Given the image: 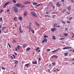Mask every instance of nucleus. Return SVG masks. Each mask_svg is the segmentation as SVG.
<instances>
[{
    "instance_id": "f257e3e1",
    "label": "nucleus",
    "mask_w": 74,
    "mask_h": 74,
    "mask_svg": "<svg viewBox=\"0 0 74 74\" xmlns=\"http://www.w3.org/2000/svg\"><path fill=\"white\" fill-rule=\"evenodd\" d=\"M12 8L15 13H17L18 12V9L16 6H13Z\"/></svg>"
},
{
    "instance_id": "f03ea898",
    "label": "nucleus",
    "mask_w": 74,
    "mask_h": 74,
    "mask_svg": "<svg viewBox=\"0 0 74 74\" xmlns=\"http://www.w3.org/2000/svg\"><path fill=\"white\" fill-rule=\"evenodd\" d=\"M31 14L32 15L36 17L37 16V14H36L34 12H31Z\"/></svg>"
},
{
    "instance_id": "7ed1b4c3",
    "label": "nucleus",
    "mask_w": 74,
    "mask_h": 74,
    "mask_svg": "<svg viewBox=\"0 0 74 74\" xmlns=\"http://www.w3.org/2000/svg\"><path fill=\"white\" fill-rule=\"evenodd\" d=\"M32 24L31 23H30L29 24V26H27V28L29 29V30H30V29H32Z\"/></svg>"
},
{
    "instance_id": "20e7f679",
    "label": "nucleus",
    "mask_w": 74,
    "mask_h": 74,
    "mask_svg": "<svg viewBox=\"0 0 74 74\" xmlns=\"http://www.w3.org/2000/svg\"><path fill=\"white\" fill-rule=\"evenodd\" d=\"M23 3L25 4H30L31 3V2H27L26 1H25L23 2Z\"/></svg>"
},
{
    "instance_id": "39448f33",
    "label": "nucleus",
    "mask_w": 74,
    "mask_h": 74,
    "mask_svg": "<svg viewBox=\"0 0 74 74\" xmlns=\"http://www.w3.org/2000/svg\"><path fill=\"white\" fill-rule=\"evenodd\" d=\"M32 29V28H31L30 30V29H29V30L28 31L29 32H31L32 33H34V31L33 29Z\"/></svg>"
},
{
    "instance_id": "423d86ee",
    "label": "nucleus",
    "mask_w": 74,
    "mask_h": 74,
    "mask_svg": "<svg viewBox=\"0 0 74 74\" xmlns=\"http://www.w3.org/2000/svg\"><path fill=\"white\" fill-rule=\"evenodd\" d=\"M10 2H6V3H5L3 5V8H4V7H6L8 4H9V3Z\"/></svg>"
},
{
    "instance_id": "0eeeda50",
    "label": "nucleus",
    "mask_w": 74,
    "mask_h": 74,
    "mask_svg": "<svg viewBox=\"0 0 74 74\" xmlns=\"http://www.w3.org/2000/svg\"><path fill=\"white\" fill-rule=\"evenodd\" d=\"M19 31L20 32V33H23V31H21V26L20 25L19 26Z\"/></svg>"
},
{
    "instance_id": "6e6552de",
    "label": "nucleus",
    "mask_w": 74,
    "mask_h": 74,
    "mask_svg": "<svg viewBox=\"0 0 74 74\" xmlns=\"http://www.w3.org/2000/svg\"><path fill=\"white\" fill-rule=\"evenodd\" d=\"M58 58V56L56 55H53L51 57V58Z\"/></svg>"
},
{
    "instance_id": "1a4fd4ad",
    "label": "nucleus",
    "mask_w": 74,
    "mask_h": 74,
    "mask_svg": "<svg viewBox=\"0 0 74 74\" xmlns=\"http://www.w3.org/2000/svg\"><path fill=\"white\" fill-rule=\"evenodd\" d=\"M15 5L16 7H21V4L19 3H18L17 4Z\"/></svg>"
},
{
    "instance_id": "9d476101",
    "label": "nucleus",
    "mask_w": 74,
    "mask_h": 74,
    "mask_svg": "<svg viewBox=\"0 0 74 74\" xmlns=\"http://www.w3.org/2000/svg\"><path fill=\"white\" fill-rule=\"evenodd\" d=\"M60 48H58L56 50H53L52 51V52L53 53H54V52H55L56 51H59V50H60Z\"/></svg>"
},
{
    "instance_id": "9b49d317",
    "label": "nucleus",
    "mask_w": 74,
    "mask_h": 74,
    "mask_svg": "<svg viewBox=\"0 0 74 74\" xmlns=\"http://www.w3.org/2000/svg\"><path fill=\"white\" fill-rule=\"evenodd\" d=\"M24 16H26L27 15V11H25L24 13Z\"/></svg>"
},
{
    "instance_id": "f8f14e48",
    "label": "nucleus",
    "mask_w": 74,
    "mask_h": 74,
    "mask_svg": "<svg viewBox=\"0 0 74 74\" xmlns=\"http://www.w3.org/2000/svg\"><path fill=\"white\" fill-rule=\"evenodd\" d=\"M59 2H58L56 4V5H58V7H60V4H59Z\"/></svg>"
},
{
    "instance_id": "ddd939ff",
    "label": "nucleus",
    "mask_w": 74,
    "mask_h": 74,
    "mask_svg": "<svg viewBox=\"0 0 74 74\" xmlns=\"http://www.w3.org/2000/svg\"><path fill=\"white\" fill-rule=\"evenodd\" d=\"M27 46V45L26 44H24L23 45V48H26Z\"/></svg>"
},
{
    "instance_id": "4468645a",
    "label": "nucleus",
    "mask_w": 74,
    "mask_h": 74,
    "mask_svg": "<svg viewBox=\"0 0 74 74\" xmlns=\"http://www.w3.org/2000/svg\"><path fill=\"white\" fill-rule=\"evenodd\" d=\"M51 30L52 32H53V31H56V28H53L51 29Z\"/></svg>"
},
{
    "instance_id": "2eb2a0df",
    "label": "nucleus",
    "mask_w": 74,
    "mask_h": 74,
    "mask_svg": "<svg viewBox=\"0 0 74 74\" xmlns=\"http://www.w3.org/2000/svg\"><path fill=\"white\" fill-rule=\"evenodd\" d=\"M14 64H18V61L16 60H14Z\"/></svg>"
},
{
    "instance_id": "dca6fc26",
    "label": "nucleus",
    "mask_w": 74,
    "mask_h": 74,
    "mask_svg": "<svg viewBox=\"0 0 74 74\" xmlns=\"http://www.w3.org/2000/svg\"><path fill=\"white\" fill-rule=\"evenodd\" d=\"M66 49H72V48L71 47H65Z\"/></svg>"
},
{
    "instance_id": "f3484780",
    "label": "nucleus",
    "mask_w": 74,
    "mask_h": 74,
    "mask_svg": "<svg viewBox=\"0 0 74 74\" xmlns=\"http://www.w3.org/2000/svg\"><path fill=\"white\" fill-rule=\"evenodd\" d=\"M25 66H26L27 68H29V67H28V66H30V64L28 63V64H26L25 65Z\"/></svg>"
},
{
    "instance_id": "a211bd4d",
    "label": "nucleus",
    "mask_w": 74,
    "mask_h": 74,
    "mask_svg": "<svg viewBox=\"0 0 74 74\" xmlns=\"http://www.w3.org/2000/svg\"><path fill=\"white\" fill-rule=\"evenodd\" d=\"M32 63L33 64H37V61H36L34 62H32Z\"/></svg>"
},
{
    "instance_id": "6ab92c4d",
    "label": "nucleus",
    "mask_w": 74,
    "mask_h": 74,
    "mask_svg": "<svg viewBox=\"0 0 74 74\" xmlns=\"http://www.w3.org/2000/svg\"><path fill=\"white\" fill-rule=\"evenodd\" d=\"M57 25H58L57 23L54 24L53 26V27H57Z\"/></svg>"
},
{
    "instance_id": "aec40b11",
    "label": "nucleus",
    "mask_w": 74,
    "mask_h": 74,
    "mask_svg": "<svg viewBox=\"0 0 74 74\" xmlns=\"http://www.w3.org/2000/svg\"><path fill=\"white\" fill-rule=\"evenodd\" d=\"M52 38L53 40H56V38H55V36H52Z\"/></svg>"
},
{
    "instance_id": "412c9836",
    "label": "nucleus",
    "mask_w": 74,
    "mask_h": 74,
    "mask_svg": "<svg viewBox=\"0 0 74 74\" xmlns=\"http://www.w3.org/2000/svg\"><path fill=\"white\" fill-rule=\"evenodd\" d=\"M63 35L65 37H67V35H68V34L66 33H64L63 34Z\"/></svg>"
},
{
    "instance_id": "4be33fe9",
    "label": "nucleus",
    "mask_w": 74,
    "mask_h": 74,
    "mask_svg": "<svg viewBox=\"0 0 74 74\" xmlns=\"http://www.w3.org/2000/svg\"><path fill=\"white\" fill-rule=\"evenodd\" d=\"M68 9V10H69V11H70V10H71V6H69L68 8H67Z\"/></svg>"
},
{
    "instance_id": "5701e85b",
    "label": "nucleus",
    "mask_w": 74,
    "mask_h": 74,
    "mask_svg": "<svg viewBox=\"0 0 74 74\" xmlns=\"http://www.w3.org/2000/svg\"><path fill=\"white\" fill-rule=\"evenodd\" d=\"M36 25L38 27H40V26H41V25H40V24L38 23L36 24Z\"/></svg>"
},
{
    "instance_id": "b1692460",
    "label": "nucleus",
    "mask_w": 74,
    "mask_h": 74,
    "mask_svg": "<svg viewBox=\"0 0 74 74\" xmlns=\"http://www.w3.org/2000/svg\"><path fill=\"white\" fill-rule=\"evenodd\" d=\"M38 49H40L39 47H38L36 49H34V50H35V51H37Z\"/></svg>"
},
{
    "instance_id": "393cba45",
    "label": "nucleus",
    "mask_w": 74,
    "mask_h": 74,
    "mask_svg": "<svg viewBox=\"0 0 74 74\" xmlns=\"http://www.w3.org/2000/svg\"><path fill=\"white\" fill-rule=\"evenodd\" d=\"M19 20H20V21L22 20V17L21 16H19Z\"/></svg>"
},
{
    "instance_id": "a878e982",
    "label": "nucleus",
    "mask_w": 74,
    "mask_h": 74,
    "mask_svg": "<svg viewBox=\"0 0 74 74\" xmlns=\"http://www.w3.org/2000/svg\"><path fill=\"white\" fill-rule=\"evenodd\" d=\"M30 47H28L27 49H26V51H29V50H30Z\"/></svg>"
},
{
    "instance_id": "bb28decb",
    "label": "nucleus",
    "mask_w": 74,
    "mask_h": 74,
    "mask_svg": "<svg viewBox=\"0 0 74 74\" xmlns=\"http://www.w3.org/2000/svg\"><path fill=\"white\" fill-rule=\"evenodd\" d=\"M47 41L48 40H47V38H45V40H44V41H45V42H47Z\"/></svg>"
},
{
    "instance_id": "cd10ccee",
    "label": "nucleus",
    "mask_w": 74,
    "mask_h": 74,
    "mask_svg": "<svg viewBox=\"0 0 74 74\" xmlns=\"http://www.w3.org/2000/svg\"><path fill=\"white\" fill-rule=\"evenodd\" d=\"M2 29H3V30H4V29H6V27H2Z\"/></svg>"
},
{
    "instance_id": "c85d7f7f",
    "label": "nucleus",
    "mask_w": 74,
    "mask_h": 74,
    "mask_svg": "<svg viewBox=\"0 0 74 74\" xmlns=\"http://www.w3.org/2000/svg\"><path fill=\"white\" fill-rule=\"evenodd\" d=\"M25 6V5H22L21 6V8H24Z\"/></svg>"
},
{
    "instance_id": "c756f323",
    "label": "nucleus",
    "mask_w": 74,
    "mask_h": 74,
    "mask_svg": "<svg viewBox=\"0 0 74 74\" xmlns=\"http://www.w3.org/2000/svg\"><path fill=\"white\" fill-rule=\"evenodd\" d=\"M42 4V3H40L39 4H38V5H37L36 6V7H38V6H39V5H41Z\"/></svg>"
},
{
    "instance_id": "7c9ffc66",
    "label": "nucleus",
    "mask_w": 74,
    "mask_h": 74,
    "mask_svg": "<svg viewBox=\"0 0 74 74\" xmlns=\"http://www.w3.org/2000/svg\"><path fill=\"white\" fill-rule=\"evenodd\" d=\"M8 45L9 46V47L10 48H11V45H10L9 44V43H8Z\"/></svg>"
},
{
    "instance_id": "2f4dec72",
    "label": "nucleus",
    "mask_w": 74,
    "mask_h": 74,
    "mask_svg": "<svg viewBox=\"0 0 74 74\" xmlns=\"http://www.w3.org/2000/svg\"><path fill=\"white\" fill-rule=\"evenodd\" d=\"M64 55L65 56H67L68 55V53H64Z\"/></svg>"
},
{
    "instance_id": "473e14b6",
    "label": "nucleus",
    "mask_w": 74,
    "mask_h": 74,
    "mask_svg": "<svg viewBox=\"0 0 74 74\" xmlns=\"http://www.w3.org/2000/svg\"><path fill=\"white\" fill-rule=\"evenodd\" d=\"M17 49H19V48H20V46L19 45H18L17 46Z\"/></svg>"
},
{
    "instance_id": "72a5a7b5",
    "label": "nucleus",
    "mask_w": 74,
    "mask_h": 74,
    "mask_svg": "<svg viewBox=\"0 0 74 74\" xmlns=\"http://www.w3.org/2000/svg\"><path fill=\"white\" fill-rule=\"evenodd\" d=\"M66 14H67L68 15H70V12H68V11L66 12Z\"/></svg>"
},
{
    "instance_id": "f704fd0d",
    "label": "nucleus",
    "mask_w": 74,
    "mask_h": 74,
    "mask_svg": "<svg viewBox=\"0 0 74 74\" xmlns=\"http://www.w3.org/2000/svg\"><path fill=\"white\" fill-rule=\"evenodd\" d=\"M33 5H36V4H37V3L35 2H34L33 3Z\"/></svg>"
},
{
    "instance_id": "c9c22d12",
    "label": "nucleus",
    "mask_w": 74,
    "mask_h": 74,
    "mask_svg": "<svg viewBox=\"0 0 74 74\" xmlns=\"http://www.w3.org/2000/svg\"><path fill=\"white\" fill-rule=\"evenodd\" d=\"M2 17H0V22H2Z\"/></svg>"
},
{
    "instance_id": "e433bc0d",
    "label": "nucleus",
    "mask_w": 74,
    "mask_h": 74,
    "mask_svg": "<svg viewBox=\"0 0 74 74\" xmlns=\"http://www.w3.org/2000/svg\"><path fill=\"white\" fill-rule=\"evenodd\" d=\"M73 17H70L69 18V19L70 20H71V19H73Z\"/></svg>"
},
{
    "instance_id": "4c0bfd02",
    "label": "nucleus",
    "mask_w": 74,
    "mask_h": 74,
    "mask_svg": "<svg viewBox=\"0 0 74 74\" xmlns=\"http://www.w3.org/2000/svg\"><path fill=\"white\" fill-rule=\"evenodd\" d=\"M13 20H14V21H16V18L15 17L13 19Z\"/></svg>"
},
{
    "instance_id": "58836bf2",
    "label": "nucleus",
    "mask_w": 74,
    "mask_h": 74,
    "mask_svg": "<svg viewBox=\"0 0 74 74\" xmlns=\"http://www.w3.org/2000/svg\"><path fill=\"white\" fill-rule=\"evenodd\" d=\"M12 56H13L14 59H15V56L14 54H12Z\"/></svg>"
},
{
    "instance_id": "ea45409f",
    "label": "nucleus",
    "mask_w": 74,
    "mask_h": 74,
    "mask_svg": "<svg viewBox=\"0 0 74 74\" xmlns=\"http://www.w3.org/2000/svg\"><path fill=\"white\" fill-rule=\"evenodd\" d=\"M62 23H64V24H65V22L64 21H63V20L62 21Z\"/></svg>"
},
{
    "instance_id": "a19ab883",
    "label": "nucleus",
    "mask_w": 74,
    "mask_h": 74,
    "mask_svg": "<svg viewBox=\"0 0 74 74\" xmlns=\"http://www.w3.org/2000/svg\"><path fill=\"white\" fill-rule=\"evenodd\" d=\"M66 22H67V23H70V22L69 21H66Z\"/></svg>"
},
{
    "instance_id": "79ce46f5",
    "label": "nucleus",
    "mask_w": 74,
    "mask_h": 74,
    "mask_svg": "<svg viewBox=\"0 0 74 74\" xmlns=\"http://www.w3.org/2000/svg\"><path fill=\"white\" fill-rule=\"evenodd\" d=\"M12 1H13V2L14 3H16V1L15 0H13Z\"/></svg>"
},
{
    "instance_id": "37998d69",
    "label": "nucleus",
    "mask_w": 74,
    "mask_h": 74,
    "mask_svg": "<svg viewBox=\"0 0 74 74\" xmlns=\"http://www.w3.org/2000/svg\"><path fill=\"white\" fill-rule=\"evenodd\" d=\"M52 64H53V65H55V62H52Z\"/></svg>"
},
{
    "instance_id": "c03bdc74",
    "label": "nucleus",
    "mask_w": 74,
    "mask_h": 74,
    "mask_svg": "<svg viewBox=\"0 0 74 74\" xmlns=\"http://www.w3.org/2000/svg\"><path fill=\"white\" fill-rule=\"evenodd\" d=\"M61 2H63V3H64V0H61Z\"/></svg>"
},
{
    "instance_id": "a18cd8bd",
    "label": "nucleus",
    "mask_w": 74,
    "mask_h": 74,
    "mask_svg": "<svg viewBox=\"0 0 74 74\" xmlns=\"http://www.w3.org/2000/svg\"><path fill=\"white\" fill-rule=\"evenodd\" d=\"M3 10H1V11H0V13H1V12H3Z\"/></svg>"
},
{
    "instance_id": "49530a36",
    "label": "nucleus",
    "mask_w": 74,
    "mask_h": 74,
    "mask_svg": "<svg viewBox=\"0 0 74 74\" xmlns=\"http://www.w3.org/2000/svg\"><path fill=\"white\" fill-rule=\"evenodd\" d=\"M47 51H48L49 52V51H51V49H47Z\"/></svg>"
},
{
    "instance_id": "de8ad7c7",
    "label": "nucleus",
    "mask_w": 74,
    "mask_h": 74,
    "mask_svg": "<svg viewBox=\"0 0 74 74\" xmlns=\"http://www.w3.org/2000/svg\"><path fill=\"white\" fill-rule=\"evenodd\" d=\"M60 40H64V38H60L59 39Z\"/></svg>"
},
{
    "instance_id": "09e8293b",
    "label": "nucleus",
    "mask_w": 74,
    "mask_h": 74,
    "mask_svg": "<svg viewBox=\"0 0 74 74\" xmlns=\"http://www.w3.org/2000/svg\"><path fill=\"white\" fill-rule=\"evenodd\" d=\"M40 49H39L38 50V53H39V52H40Z\"/></svg>"
},
{
    "instance_id": "8fccbe9b",
    "label": "nucleus",
    "mask_w": 74,
    "mask_h": 74,
    "mask_svg": "<svg viewBox=\"0 0 74 74\" xmlns=\"http://www.w3.org/2000/svg\"><path fill=\"white\" fill-rule=\"evenodd\" d=\"M63 49H66V47H63Z\"/></svg>"
},
{
    "instance_id": "3c124183",
    "label": "nucleus",
    "mask_w": 74,
    "mask_h": 74,
    "mask_svg": "<svg viewBox=\"0 0 74 74\" xmlns=\"http://www.w3.org/2000/svg\"><path fill=\"white\" fill-rule=\"evenodd\" d=\"M2 70H5V68L3 67L2 66Z\"/></svg>"
},
{
    "instance_id": "603ef678",
    "label": "nucleus",
    "mask_w": 74,
    "mask_h": 74,
    "mask_svg": "<svg viewBox=\"0 0 74 74\" xmlns=\"http://www.w3.org/2000/svg\"><path fill=\"white\" fill-rule=\"evenodd\" d=\"M35 23L36 24V25L38 23L37 22V21H35Z\"/></svg>"
},
{
    "instance_id": "864d4df0",
    "label": "nucleus",
    "mask_w": 74,
    "mask_h": 74,
    "mask_svg": "<svg viewBox=\"0 0 74 74\" xmlns=\"http://www.w3.org/2000/svg\"><path fill=\"white\" fill-rule=\"evenodd\" d=\"M30 10H31L32 11H33V10H34V9H30Z\"/></svg>"
},
{
    "instance_id": "5fc2aeb1",
    "label": "nucleus",
    "mask_w": 74,
    "mask_h": 74,
    "mask_svg": "<svg viewBox=\"0 0 74 74\" xmlns=\"http://www.w3.org/2000/svg\"><path fill=\"white\" fill-rule=\"evenodd\" d=\"M69 51L70 52H71L72 51V49L69 50Z\"/></svg>"
},
{
    "instance_id": "6e6d98bb",
    "label": "nucleus",
    "mask_w": 74,
    "mask_h": 74,
    "mask_svg": "<svg viewBox=\"0 0 74 74\" xmlns=\"http://www.w3.org/2000/svg\"><path fill=\"white\" fill-rule=\"evenodd\" d=\"M38 60H39V61H40V60H41V58H39L38 59Z\"/></svg>"
},
{
    "instance_id": "4d7b16f0",
    "label": "nucleus",
    "mask_w": 74,
    "mask_h": 74,
    "mask_svg": "<svg viewBox=\"0 0 74 74\" xmlns=\"http://www.w3.org/2000/svg\"><path fill=\"white\" fill-rule=\"evenodd\" d=\"M10 58H12V59H14V58H13V57L12 56H11Z\"/></svg>"
},
{
    "instance_id": "13d9d810",
    "label": "nucleus",
    "mask_w": 74,
    "mask_h": 74,
    "mask_svg": "<svg viewBox=\"0 0 74 74\" xmlns=\"http://www.w3.org/2000/svg\"><path fill=\"white\" fill-rule=\"evenodd\" d=\"M1 27H2V25H0V29H1Z\"/></svg>"
},
{
    "instance_id": "bf43d9fd",
    "label": "nucleus",
    "mask_w": 74,
    "mask_h": 74,
    "mask_svg": "<svg viewBox=\"0 0 74 74\" xmlns=\"http://www.w3.org/2000/svg\"><path fill=\"white\" fill-rule=\"evenodd\" d=\"M47 37V36L46 35H45L44 36V38H46Z\"/></svg>"
},
{
    "instance_id": "052dcab7",
    "label": "nucleus",
    "mask_w": 74,
    "mask_h": 74,
    "mask_svg": "<svg viewBox=\"0 0 74 74\" xmlns=\"http://www.w3.org/2000/svg\"><path fill=\"white\" fill-rule=\"evenodd\" d=\"M46 14H47V15H48V14H49V13H47V12H46Z\"/></svg>"
},
{
    "instance_id": "680f3d73",
    "label": "nucleus",
    "mask_w": 74,
    "mask_h": 74,
    "mask_svg": "<svg viewBox=\"0 0 74 74\" xmlns=\"http://www.w3.org/2000/svg\"><path fill=\"white\" fill-rule=\"evenodd\" d=\"M45 42L44 41V40H43L42 41V43H44V42Z\"/></svg>"
},
{
    "instance_id": "e2e57ef3",
    "label": "nucleus",
    "mask_w": 74,
    "mask_h": 74,
    "mask_svg": "<svg viewBox=\"0 0 74 74\" xmlns=\"http://www.w3.org/2000/svg\"><path fill=\"white\" fill-rule=\"evenodd\" d=\"M60 27V25H58V26H57V27Z\"/></svg>"
},
{
    "instance_id": "0e129e2a",
    "label": "nucleus",
    "mask_w": 74,
    "mask_h": 74,
    "mask_svg": "<svg viewBox=\"0 0 74 74\" xmlns=\"http://www.w3.org/2000/svg\"><path fill=\"white\" fill-rule=\"evenodd\" d=\"M16 65L15 64L14 65V68H15L16 67Z\"/></svg>"
},
{
    "instance_id": "69168bd1",
    "label": "nucleus",
    "mask_w": 74,
    "mask_h": 74,
    "mask_svg": "<svg viewBox=\"0 0 74 74\" xmlns=\"http://www.w3.org/2000/svg\"><path fill=\"white\" fill-rule=\"evenodd\" d=\"M15 51H18V49H17V48H16L15 49Z\"/></svg>"
},
{
    "instance_id": "338daca9",
    "label": "nucleus",
    "mask_w": 74,
    "mask_h": 74,
    "mask_svg": "<svg viewBox=\"0 0 74 74\" xmlns=\"http://www.w3.org/2000/svg\"><path fill=\"white\" fill-rule=\"evenodd\" d=\"M48 71L49 72V73L50 72V70L48 69Z\"/></svg>"
},
{
    "instance_id": "774afa93",
    "label": "nucleus",
    "mask_w": 74,
    "mask_h": 74,
    "mask_svg": "<svg viewBox=\"0 0 74 74\" xmlns=\"http://www.w3.org/2000/svg\"><path fill=\"white\" fill-rule=\"evenodd\" d=\"M73 37H74V35H73V36L72 37V38H73Z\"/></svg>"
}]
</instances>
